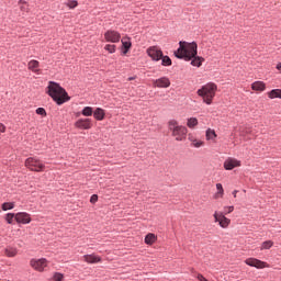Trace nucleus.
I'll list each match as a JSON object with an SVG mask.
<instances>
[{"label": "nucleus", "instance_id": "1", "mask_svg": "<svg viewBox=\"0 0 281 281\" xmlns=\"http://www.w3.org/2000/svg\"><path fill=\"white\" fill-rule=\"evenodd\" d=\"M199 46L195 42H179V48L175 52L176 58L184 59L187 61L192 60L198 54Z\"/></svg>", "mask_w": 281, "mask_h": 281}, {"label": "nucleus", "instance_id": "2", "mask_svg": "<svg viewBox=\"0 0 281 281\" xmlns=\"http://www.w3.org/2000/svg\"><path fill=\"white\" fill-rule=\"evenodd\" d=\"M46 89V93L57 104H65V102H69V94H67V91L63 87H60V85L54 81H49Z\"/></svg>", "mask_w": 281, "mask_h": 281}, {"label": "nucleus", "instance_id": "3", "mask_svg": "<svg viewBox=\"0 0 281 281\" xmlns=\"http://www.w3.org/2000/svg\"><path fill=\"white\" fill-rule=\"evenodd\" d=\"M168 131L176 142H186L188 137V127L179 124V121L172 119L167 123Z\"/></svg>", "mask_w": 281, "mask_h": 281}, {"label": "nucleus", "instance_id": "4", "mask_svg": "<svg viewBox=\"0 0 281 281\" xmlns=\"http://www.w3.org/2000/svg\"><path fill=\"white\" fill-rule=\"evenodd\" d=\"M216 91H218V86H216V83L214 82H209L206 85H204L203 87H201L196 93L198 95H200V98H202L203 102L205 104H212L215 95H216Z\"/></svg>", "mask_w": 281, "mask_h": 281}, {"label": "nucleus", "instance_id": "5", "mask_svg": "<svg viewBox=\"0 0 281 281\" xmlns=\"http://www.w3.org/2000/svg\"><path fill=\"white\" fill-rule=\"evenodd\" d=\"M25 168L32 170L33 172H43L45 170V164L38 158L30 157L24 162Z\"/></svg>", "mask_w": 281, "mask_h": 281}, {"label": "nucleus", "instance_id": "6", "mask_svg": "<svg viewBox=\"0 0 281 281\" xmlns=\"http://www.w3.org/2000/svg\"><path fill=\"white\" fill-rule=\"evenodd\" d=\"M213 216L215 223H218L220 227H222L223 229H227V227H229V223H232V220L227 218L225 216V213L215 211Z\"/></svg>", "mask_w": 281, "mask_h": 281}, {"label": "nucleus", "instance_id": "7", "mask_svg": "<svg viewBox=\"0 0 281 281\" xmlns=\"http://www.w3.org/2000/svg\"><path fill=\"white\" fill-rule=\"evenodd\" d=\"M47 265H49V261H47V259L45 258L30 260V267H32V269L38 271L40 273H43V271H45Z\"/></svg>", "mask_w": 281, "mask_h": 281}, {"label": "nucleus", "instance_id": "8", "mask_svg": "<svg viewBox=\"0 0 281 281\" xmlns=\"http://www.w3.org/2000/svg\"><path fill=\"white\" fill-rule=\"evenodd\" d=\"M146 52L149 58L156 63L159 61L160 58H164V52H161L157 46H150Z\"/></svg>", "mask_w": 281, "mask_h": 281}, {"label": "nucleus", "instance_id": "9", "mask_svg": "<svg viewBox=\"0 0 281 281\" xmlns=\"http://www.w3.org/2000/svg\"><path fill=\"white\" fill-rule=\"evenodd\" d=\"M245 265H248V267H255L256 269H268L269 263L259 260L257 258H248L245 260Z\"/></svg>", "mask_w": 281, "mask_h": 281}, {"label": "nucleus", "instance_id": "10", "mask_svg": "<svg viewBox=\"0 0 281 281\" xmlns=\"http://www.w3.org/2000/svg\"><path fill=\"white\" fill-rule=\"evenodd\" d=\"M104 38L106 43H120L122 35L117 31L109 30L104 33Z\"/></svg>", "mask_w": 281, "mask_h": 281}, {"label": "nucleus", "instance_id": "11", "mask_svg": "<svg viewBox=\"0 0 281 281\" xmlns=\"http://www.w3.org/2000/svg\"><path fill=\"white\" fill-rule=\"evenodd\" d=\"M76 128H81L83 131H89L93 127V123L91 122V119H79L75 123Z\"/></svg>", "mask_w": 281, "mask_h": 281}, {"label": "nucleus", "instance_id": "12", "mask_svg": "<svg viewBox=\"0 0 281 281\" xmlns=\"http://www.w3.org/2000/svg\"><path fill=\"white\" fill-rule=\"evenodd\" d=\"M16 223H21L22 225H27L32 223V217L26 212H20L15 214Z\"/></svg>", "mask_w": 281, "mask_h": 281}, {"label": "nucleus", "instance_id": "13", "mask_svg": "<svg viewBox=\"0 0 281 281\" xmlns=\"http://www.w3.org/2000/svg\"><path fill=\"white\" fill-rule=\"evenodd\" d=\"M241 162L240 160L236 159V158H227L224 161V168L226 170H234V168H240Z\"/></svg>", "mask_w": 281, "mask_h": 281}, {"label": "nucleus", "instance_id": "14", "mask_svg": "<svg viewBox=\"0 0 281 281\" xmlns=\"http://www.w3.org/2000/svg\"><path fill=\"white\" fill-rule=\"evenodd\" d=\"M154 87H157L158 89H168V87H170V79L168 77L156 79L154 80Z\"/></svg>", "mask_w": 281, "mask_h": 281}, {"label": "nucleus", "instance_id": "15", "mask_svg": "<svg viewBox=\"0 0 281 281\" xmlns=\"http://www.w3.org/2000/svg\"><path fill=\"white\" fill-rule=\"evenodd\" d=\"M83 260L85 262H88V265H98V262H102V258L95 254L85 255Z\"/></svg>", "mask_w": 281, "mask_h": 281}, {"label": "nucleus", "instance_id": "16", "mask_svg": "<svg viewBox=\"0 0 281 281\" xmlns=\"http://www.w3.org/2000/svg\"><path fill=\"white\" fill-rule=\"evenodd\" d=\"M38 67H41V63H38V60L36 59H32L27 64V69L30 71H33V74H36L37 76H40L41 74V69H38Z\"/></svg>", "mask_w": 281, "mask_h": 281}, {"label": "nucleus", "instance_id": "17", "mask_svg": "<svg viewBox=\"0 0 281 281\" xmlns=\"http://www.w3.org/2000/svg\"><path fill=\"white\" fill-rule=\"evenodd\" d=\"M216 137H218V135L216 134V131H214L212 128H207L205 131L206 142H212V144H216Z\"/></svg>", "mask_w": 281, "mask_h": 281}, {"label": "nucleus", "instance_id": "18", "mask_svg": "<svg viewBox=\"0 0 281 281\" xmlns=\"http://www.w3.org/2000/svg\"><path fill=\"white\" fill-rule=\"evenodd\" d=\"M188 139L191 143V146H193V148H201V146H205V142L194 137V135L192 134H189Z\"/></svg>", "mask_w": 281, "mask_h": 281}, {"label": "nucleus", "instance_id": "19", "mask_svg": "<svg viewBox=\"0 0 281 281\" xmlns=\"http://www.w3.org/2000/svg\"><path fill=\"white\" fill-rule=\"evenodd\" d=\"M121 43L123 45V54L124 55L128 54V50L131 49V47H133V43H131V38L130 37H123L121 40Z\"/></svg>", "mask_w": 281, "mask_h": 281}, {"label": "nucleus", "instance_id": "20", "mask_svg": "<svg viewBox=\"0 0 281 281\" xmlns=\"http://www.w3.org/2000/svg\"><path fill=\"white\" fill-rule=\"evenodd\" d=\"M251 89L252 91H265L267 89V83H265L263 81H255L251 83Z\"/></svg>", "mask_w": 281, "mask_h": 281}, {"label": "nucleus", "instance_id": "21", "mask_svg": "<svg viewBox=\"0 0 281 281\" xmlns=\"http://www.w3.org/2000/svg\"><path fill=\"white\" fill-rule=\"evenodd\" d=\"M106 115V112L102 108H97L93 112V117L98 120L99 122H102Z\"/></svg>", "mask_w": 281, "mask_h": 281}, {"label": "nucleus", "instance_id": "22", "mask_svg": "<svg viewBox=\"0 0 281 281\" xmlns=\"http://www.w3.org/2000/svg\"><path fill=\"white\" fill-rule=\"evenodd\" d=\"M267 95L270 100H276V98H279V100H281V89H273L267 92Z\"/></svg>", "mask_w": 281, "mask_h": 281}, {"label": "nucleus", "instance_id": "23", "mask_svg": "<svg viewBox=\"0 0 281 281\" xmlns=\"http://www.w3.org/2000/svg\"><path fill=\"white\" fill-rule=\"evenodd\" d=\"M19 254V250L14 247H7L4 249V256H7V258H14V256H16Z\"/></svg>", "mask_w": 281, "mask_h": 281}, {"label": "nucleus", "instance_id": "24", "mask_svg": "<svg viewBox=\"0 0 281 281\" xmlns=\"http://www.w3.org/2000/svg\"><path fill=\"white\" fill-rule=\"evenodd\" d=\"M204 61H205V58L199 57V56L195 55V56L192 57V59H191V65H192L193 67H201Z\"/></svg>", "mask_w": 281, "mask_h": 281}, {"label": "nucleus", "instance_id": "25", "mask_svg": "<svg viewBox=\"0 0 281 281\" xmlns=\"http://www.w3.org/2000/svg\"><path fill=\"white\" fill-rule=\"evenodd\" d=\"M217 192L214 194V199H223L225 196V189H223V184L216 183Z\"/></svg>", "mask_w": 281, "mask_h": 281}, {"label": "nucleus", "instance_id": "26", "mask_svg": "<svg viewBox=\"0 0 281 281\" xmlns=\"http://www.w3.org/2000/svg\"><path fill=\"white\" fill-rule=\"evenodd\" d=\"M187 126L188 128H196V126H199V119L198 117H189L187 120Z\"/></svg>", "mask_w": 281, "mask_h": 281}, {"label": "nucleus", "instance_id": "27", "mask_svg": "<svg viewBox=\"0 0 281 281\" xmlns=\"http://www.w3.org/2000/svg\"><path fill=\"white\" fill-rule=\"evenodd\" d=\"M155 243H157V236H155L153 233L147 234L145 237V244L155 245Z\"/></svg>", "mask_w": 281, "mask_h": 281}, {"label": "nucleus", "instance_id": "28", "mask_svg": "<svg viewBox=\"0 0 281 281\" xmlns=\"http://www.w3.org/2000/svg\"><path fill=\"white\" fill-rule=\"evenodd\" d=\"M81 114L85 115V117H91V115H93V108L91 106L83 108V110L81 111Z\"/></svg>", "mask_w": 281, "mask_h": 281}, {"label": "nucleus", "instance_id": "29", "mask_svg": "<svg viewBox=\"0 0 281 281\" xmlns=\"http://www.w3.org/2000/svg\"><path fill=\"white\" fill-rule=\"evenodd\" d=\"M160 60H161V65H162L164 67H170V65H172V59H170V57H168V56H164V55H162V57L160 58Z\"/></svg>", "mask_w": 281, "mask_h": 281}, {"label": "nucleus", "instance_id": "30", "mask_svg": "<svg viewBox=\"0 0 281 281\" xmlns=\"http://www.w3.org/2000/svg\"><path fill=\"white\" fill-rule=\"evenodd\" d=\"M273 247V241L272 240H266L261 244L260 250L265 251V249H271Z\"/></svg>", "mask_w": 281, "mask_h": 281}, {"label": "nucleus", "instance_id": "31", "mask_svg": "<svg viewBox=\"0 0 281 281\" xmlns=\"http://www.w3.org/2000/svg\"><path fill=\"white\" fill-rule=\"evenodd\" d=\"M14 218L16 220V214L14 213H8L5 215V221L9 225H12L14 223Z\"/></svg>", "mask_w": 281, "mask_h": 281}, {"label": "nucleus", "instance_id": "32", "mask_svg": "<svg viewBox=\"0 0 281 281\" xmlns=\"http://www.w3.org/2000/svg\"><path fill=\"white\" fill-rule=\"evenodd\" d=\"M3 212H8V210H14V203L5 202L2 204Z\"/></svg>", "mask_w": 281, "mask_h": 281}, {"label": "nucleus", "instance_id": "33", "mask_svg": "<svg viewBox=\"0 0 281 281\" xmlns=\"http://www.w3.org/2000/svg\"><path fill=\"white\" fill-rule=\"evenodd\" d=\"M104 49H105L106 52H109V54H115V45H113V44H106V45L104 46Z\"/></svg>", "mask_w": 281, "mask_h": 281}, {"label": "nucleus", "instance_id": "34", "mask_svg": "<svg viewBox=\"0 0 281 281\" xmlns=\"http://www.w3.org/2000/svg\"><path fill=\"white\" fill-rule=\"evenodd\" d=\"M66 5L70 9L74 10V8H78V1L76 0H69Z\"/></svg>", "mask_w": 281, "mask_h": 281}, {"label": "nucleus", "instance_id": "35", "mask_svg": "<svg viewBox=\"0 0 281 281\" xmlns=\"http://www.w3.org/2000/svg\"><path fill=\"white\" fill-rule=\"evenodd\" d=\"M63 278H65V277L63 276V273L57 272V273L54 274L53 280H54V281H63Z\"/></svg>", "mask_w": 281, "mask_h": 281}, {"label": "nucleus", "instance_id": "36", "mask_svg": "<svg viewBox=\"0 0 281 281\" xmlns=\"http://www.w3.org/2000/svg\"><path fill=\"white\" fill-rule=\"evenodd\" d=\"M37 115H43L45 117L47 115V112L43 108H38L36 110Z\"/></svg>", "mask_w": 281, "mask_h": 281}, {"label": "nucleus", "instance_id": "37", "mask_svg": "<svg viewBox=\"0 0 281 281\" xmlns=\"http://www.w3.org/2000/svg\"><path fill=\"white\" fill-rule=\"evenodd\" d=\"M234 212V206H225L224 207V214H232Z\"/></svg>", "mask_w": 281, "mask_h": 281}, {"label": "nucleus", "instance_id": "38", "mask_svg": "<svg viewBox=\"0 0 281 281\" xmlns=\"http://www.w3.org/2000/svg\"><path fill=\"white\" fill-rule=\"evenodd\" d=\"M90 203H98V194L91 195Z\"/></svg>", "mask_w": 281, "mask_h": 281}, {"label": "nucleus", "instance_id": "39", "mask_svg": "<svg viewBox=\"0 0 281 281\" xmlns=\"http://www.w3.org/2000/svg\"><path fill=\"white\" fill-rule=\"evenodd\" d=\"M0 133H5V126L3 123H0Z\"/></svg>", "mask_w": 281, "mask_h": 281}, {"label": "nucleus", "instance_id": "40", "mask_svg": "<svg viewBox=\"0 0 281 281\" xmlns=\"http://www.w3.org/2000/svg\"><path fill=\"white\" fill-rule=\"evenodd\" d=\"M236 194H238V190H234V191H233V196H234V199H236Z\"/></svg>", "mask_w": 281, "mask_h": 281}, {"label": "nucleus", "instance_id": "41", "mask_svg": "<svg viewBox=\"0 0 281 281\" xmlns=\"http://www.w3.org/2000/svg\"><path fill=\"white\" fill-rule=\"evenodd\" d=\"M277 69L280 71L281 70V63H279L278 65H277Z\"/></svg>", "mask_w": 281, "mask_h": 281}, {"label": "nucleus", "instance_id": "42", "mask_svg": "<svg viewBox=\"0 0 281 281\" xmlns=\"http://www.w3.org/2000/svg\"><path fill=\"white\" fill-rule=\"evenodd\" d=\"M128 80H135V77H130Z\"/></svg>", "mask_w": 281, "mask_h": 281}]
</instances>
